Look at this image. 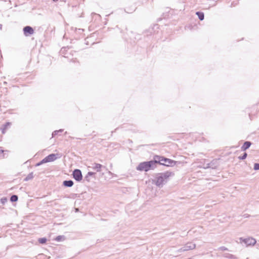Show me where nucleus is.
I'll return each instance as SVG.
<instances>
[{
    "instance_id": "1",
    "label": "nucleus",
    "mask_w": 259,
    "mask_h": 259,
    "mask_svg": "<svg viewBox=\"0 0 259 259\" xmlns=\"http://www.w3.org/2000/svg\"><path fill=\"white\" fill-rule=\"evenodd\" d=\"M171 174V172L168 171L157 174L155 176V179L153 180V183L155 184L159 188H161L167 182V179Z\"/></svg>"
},
{
    "instance_id": "2",
    "label": "nucleus",
    "mask_w": 259,
    "mask_h": 259,
    "mask_svg": "<svg viewBox=\"0 0 259 259\" xmlns=\"http://www.w3.org/2000/svg\"><path fill=\"white\" fill-rule=\"evenodd\" d=\"M156 161V160L155 159L154 157L153 160L140 162L137 166L136 169L140 171L145 172L153 170L157 167Z\"/></svg>"
},
{
    "instance_id": "3",
    "label": "nucleus",
    "mask_w": 259,
    "mask_h": 259,
    "mask_svg": "<svg viewBox=\"0 0 259 259\" xmlns=\"http://www.w3.org/2000/svg\"><path fill=\"white\" fill-rule=\"evenodd\" d=\"M154 157L155 159L156 160V166L159 164L166 166H173L177 162L176 161L159 155H155Z\"/></svg>"
},
{
    "instance_id": "4",
    "label": "nucleus",
    "mask_w": 259,
    "mask_h": 259,
    "mask_svg": "<svg viewBox=\"0 0 259 259\" xmlns=\"http://www.w3.org/2000/svg\"><path fill=\"white\" fill-rule=\"evenodd\" d=\"M240 243H244L246 246L249 245H254L256 243L255 239L252 237H248L247 238H243L242 237L239 238Z\"/></svg>"
},
{
    "instance_id": "5",
    "label": "nucleus",
    "mask_w": 259,
    "mask_h": 259,
    "mask_svg": "<svg viewBox=\"0 0 259 259\" xmlns=\"http://www.w3.org/2000/svg\"><path fill=\"white\" fill-rule=\"evenodd\" d=\"M73 178L77 182H80L82 179L81 171L79 169H75L72 172Z\"/></svg>"
},
{
    "instance_id": "6",
    "label": "nucleus",
    "mask_w": 259,
    "mask_h": 259,
    "mask_svg": "<svg viewBox=\"0 0 259 259\" xmlns=\"http://www.w3.org/2000/svg\"><path fill=\"white\" fill-rule=\"evenodd\" d=\"M219 159H213L210 162L206 164L207 168H211L212 169H215L219 165Z\"/></svg>"
},
{
    "instance_id": "7",
    "label": "nucleus",
    "mask_w": 259,
    "mask_h": 259,
    "mask_svg": "<svg viewBox=\"0 0 259 259\" xmlns=\"http://www.w3.org/2000/svg\"><path fill=\"white\" fill-rule=\"evenodd\" d=\"M24 34L26 36H29L34 33V31L33 28L30 26H25L23 29Z\"/></svg>"
},
{
    "instance_id": "8",
    "label": "nucleus",
    "mask_w": 259,
    "mask_h": 259,
    "mask_svg": "<svg viewBox=\"0 0 259 259\" xmlns=\"http://www.w3.org/2000/svg\"><path fill=\"white\" fill-rule=\"evenodd\" d=\"M105 167L102 165L101 164L94 163L92 164V168L93 169L96 170L97 172H100L102 170V168H105Z\"/></svg>"
},
{
    "instance_id": "9",
    "label": "nucleus",
    "mask_w": 259,
    "mask_h": 259,
    "mask_svg": "<svg viewBox=\"0 0 259 259\" xmlns=\"http://www.w3.org/2000/svg\"><path fill=\"white\" fill-rule=\"evenodd\" d=\"M57 155L58 154H49V155H48L47 156H46L45 157L46 160H47V162H49L54 161L57 158Z\"/></svg>"
},
{
    "instance_id": "10",
    "label": "nucleus",
    "mask_w": 259,
    "mask_h": 259,
    "mask_svg": "<svg viewBox=\"0 0 259 259\" xmlns=\"http://www.w3.org/2000/svg\"><path fill=\"white\" fill-rule=\"evenodd\" d=\"M195 247H196V244H194L192 242H188L184 246V248H185L186 251L193 249L195 248Z\"/></svg>"
},
{
    "instance_id": "11",
    "label": "nucleus",
    "mask_w": 259,
    "mask_h": 259,
    "mask_svg": "<svg viewBox=\"0 0 259 259\" xmlns=\"http://www.w3.org/2000/svg\"><path fill=\"white\" fill-rule=\"evenodd\" d=\"M252 143L250 141H246L244 143L243 145L241 147V150L242 151H245L247 149H248L250 146L251 145Z\"/></svg>"
},
{
    "instance_id": "12",
    "label": "nucleus",
    "mask_w": 259,
    "mask_h": 259,
    "mask_svg": "<svg viewBox=\"0 0 259 259\" xmlns=\"http://www.w3.org/2000/svg\"><path fill=\"white\" fill-rule=\"evenodd\" d=\"M74 184V182L72 180H65L63 182V185L66 187H71Z\"/></svg>"
},
{
    "instance_id": "13",
    "label": "nucleus",
    "mask_w": 259,
    "mask_h": 259,
    "mask_svg": "<svg viewBox=\"0 0 259 259\" xmlns=\"http://www.w3.org/2000/svg\"><path fill=\"white\" fill-rule=\"evenodd\" d=\"M196 14L197 15L199 19L200 20H203L204 18V15L203 12H197L196 13Z\"/></svg>"
},
{
    "instance_id": "14",
    "label": "nucleus",
    "mask_w": 259,
    "mask_h": 259,
    "mask_svg": "<svg viewBox=\"0 0 259 259\" xmlns=\"http://www.w3.org/2000/svg\"><path fill=\"white\" fill-rule=\"evenodd\" d=\"M223 256L225 257H226V258H228L229 259H236L237 258L234 255H233L232 254L228 253H226L224 254Z\"/></svg>"
},
{
    "instance_id": "15",
    "label": "nucleus",
    "mask_w": 259,
    "mask_h": 259,
    "mask_svg": "<svg viewBox=\"0 0 259 259\" xmlns=\"http://www.w3.org/2000/svg\"><path fill=\"white\" fill-rule=\"evenodd\" d=\"M11 125L10 122H6L5 124L3 125V127L2 128V133L4 134L5 133V131L7 129V128L10 126Z\"/></svg>"
},
{
    "instance_id": "16",
    "label": "nucleus",
    "mask_w": 259,
    "mask_h": 259,
    "mask_svg": "<svg viewBox=\"0 0 259 259\" xmlns=\"http://www.w3.org/2000/svg\"><path fill=\"white\" fill-rule=\"evenodd\" d=\"M18 199V197L16 195H13L10 197V201L12 202L17 201Z\"/></svg>"
},
{
    "instance_id": "17",
    "label": "nucleus",
    "mask_w": 259,
    "mask_h": 259,
    "mask_svg": "<svg viewBox=\"0 0 259 259\" xmlns=\"http://www.w3.org/2000/svg\"><path fill=\"white\" fill-rule=\"evenodd\" d=\"M33 178V172L29 173L27 177L24 179L25 181H28L30 180H31Z\"/></svg>"
},
{
    "instance_id": "18",
    "label": "nucleus",
    "mask_w": 259,
    "mask_h": 259,
    "mask_svg": "<svg viewBox=\"0 0 259 259\" xmlns=\"http://www.w3.org/2000/svg\"><path fill=\"white\" fill-rule=\"evenodd\" d=\"M96 174L95 172H92V171H89L88 172L86 177H85V179L88 181L89 182L90 180L88 179L89 177L94 176Z\"/></svg>"
},
{
    "instance_id": "19",
    "label": "nucleus",
    "mask_w": 259,
    "mask_h": 259,
    "mask_svg": "<svg viewBox=\"0 0 259 259\" xmlns=\"http://www.w3.org/2000/svg\"><path fill=\"white\" fill-rule=\"evenodd\" d=\"M38 241L40 244H44L47 242V239L45 237L40 238L38 239Z\"/></svg>"
},
{
    "instance_id": "20",
    "label": "nucleus",
    "mask_w": 259,
    "mask_h": 259,
    "mask_svg": "<svg viewBox=\"0 0 259 259\" xmlns=\"http://www.w3.org/2000/svg\"><path fill=\"white\" fill-rule=\"evenodd\" d=\"M63 131V129L55 131L52 133V138L54 137L56 135H58L59 133H62Z\"/></svg>"
},
{
    "instance_id": "21",
    "label": "nucleus",
    "mask_w": 259,
    "mask_h": 259,
    "mask_svg": "<svg viewBox=\"0 0 259 259\" xmlns=\"http://www.w3.org/2000/svg\"><path fill=\"white\" fill-rule=\"evenodd\" d=\"M47 163V160H46V158H45H45H44L42 160H41L40 162H39L37 163L36 164V166H39V165H41V164H44V163Z\"/></svg>"
},
{
    "instance_id": "22",
    "label": "nucleus",
    "mask_w": 259,
    "mask_h": 259,
    "mask_svg": "<svg viewBox=\"0 0 259 259\" xmlns=\"http://www.w3.org/2000/svg\"><path fill=\"white\" fill-rule=\"evenodd\" d=\"M47 163V160H46V158H45H45H44L42 160H41L40 162H39L37 163L36 164V166H39V165H41V164H44V163Z\"/></svg>"
},
{
    "instance_id": "23",
    "label": "nucleus",
    "mask_w": 259,
    "mask_h": 259,
    "mask_svg": "<svg viewBox=\"0 0 259 259\" xmlns=\"http://www.w3.org/2000/svg\"><path fill=\"white\" fill-rule=\"evenodd\" d=\"M247 153L244 152L242 156H239L238 158L240 160H244L247 157Z\"/></svg>"
},
{
    "instance_id": "24",
    "label": "nucleus",
    "mask_w": 259,
    "mask_h": 259,
    "mask_svg": "<svg viewBox=\"0 0 259 259\" xmlns=\"http://www.w3.org/2000/svg\"><path fill=\"white\" fill-rule=\"evenodd\" d=\"M8 201L7 197H4L1 199V202L2 204L4 205Z\"/></svg>"
},
{
    "instance_id": "25",
    "label": "nucleus",
    "mask_w": 259,
    "mask_h": 259,
    "mask_svg": "<svg viewBox=\"0 0 259 259\" xmlns=\"http://www.w3.org/2000/svg\"><path fill=\"white\" fill-rule=\"evenodd\" d=\"M62 238H64V236L59 235V236H58L56 237V238H55V240H56L57 241H61L62 240Z\"/></svg>"
},
{
    "instance_id": "26",
    "label": "nucleus",
    "mask_w": 259,
    "mask_h": 259,
    "mask_svg": "<svg viewBox=\"0 0 259 259\" xmlns=\"http://www.w3.org/2000/svg\"><path fill=\"white\" fill-rule=\"evenodd\" d=\"M253 168L255 170H259V163H254Z\"/></svg>"
},
{
    "instance_id": "27",
    "label": "nucleus",
    "mask_w": 259,
    "mask_h": 259,
    "mask_svg": "<svg viewBox=\"0 0 259 259\" xmlns=\"http://www.w3.org/2000/svg\"><path fill=\"white\" fill-rule=\"evenodd\" d=\"M219 249L223 251L228 250V248L225 246H221L219 248Z\"/></svg>"
},
{
    "instance_id": "28",
    "label": "nucleus",
    "mask_w": 259,
    "mask_h": 259,
    "mask_svg": "<svg viewBox=\"0 0 259 259\" xmlns=\"http://www.w3.org/2000/svg\"><path fill=\"white\" fill-rule=\"evenodd\" d=\"M179 251L180 252H184V251H186V250H185V248H184V247H182V248H181L179 250Z\"/></svg>"
},
{
    "instance_id": "29",
    "label": "nucleus",
    "mask_w": 259,
    "mask_h": 259,
    "mask_svg": "<svg viewBox=\"0 0 259 259\" xmlns=\"http://www.w3.org/2000/svg\"><path fill=\"white\" fill-rule=\"evenodd\" d=\"M5 151L2 149V148L0 147V156H1V155L4 153Z\"/></svg>"
},
{
    "instance_id": "30",
    "label": "nucleus",
    "mask_w": 259,
    "mask_h": 259,
    "mask_svg": "<svg viewBox=\"0 0 259 259\" xmlns=\"http://www.w3.org/2000/svg\"><path fill=\"white\" fill-rule=\"evenodd\" d=\"M2 28V24H0V29L1 30Z\"/></svg>"
},
{
    "instance_id": "31",
    "label": "nucleus",
    "mask_w": 259,
    "mask_h": 259,
    "mask_svg": "<svg viewBox=\"0 0 259 259\" xmlns=\"http://www.w3.org/2000/svg\"><path fill=\"white\" fill-rule=\"evenodd\" d=\"M52 1H54V2H57V1H58V0H52Z\"/></svg>"
},
{
    "instance_id": "32",
    "label": "nucleus",
    "mask_w": 259,
    "mask_h": 259,
    "mask_svg": "<svg viewBox=\"0 0 259 259\" xmlns=\"http://www.w3.org/2000/svg\"><path fill=\"white\" fill-rule=\"evenodd\" d=\"M244 216H245V217H247V216L245 215V214H244Z\"/></svg>"
},
{
    "instance_id": "33",
    "label": "nucleus",
    "mask_w": 259,
    "mask_h": 259,
    "mask_svg": "<svg viewBox=\"0 0 259 259\" xmlns=\"http://www.w3.org/2000/svg\"><path fill=\"white\" fill-rule=\"evenodd\" d=\"M244 216H245V217H247V216L245 215V214H244Z\"/></svg>"
}]
</instances>
